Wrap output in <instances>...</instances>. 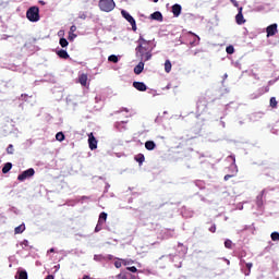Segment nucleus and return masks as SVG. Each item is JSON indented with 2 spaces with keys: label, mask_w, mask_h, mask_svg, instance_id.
Masks as SVG:
<instances>
[{
  "label": "nucleus",
  "mask_w": 279,
  "mask_h": 279,
  "mask_svg": "<svg viewBox=\"0 0 279 279\" xmlns=\"http://www.w3.org/2000/svg\"><path fill=\"white\" fill-rule=\"evenodd\" d=\"M75 32H77V26L72 25V26L70 27V34H75Z\"/></svg>",
  "instance_id": "4c0bfd02"
},
{
  "label": "nucleus",
  "mask_w": 279,
  "mask_h": 279,
  "mask_svg": "<svg viewBox=\"0 0 279 279\" xmlns=\"http://www.w3.org/2000/svg\"><path fill=\"white\" fill-rule=\"evenodd\" d=\"M197 53H204V50L202 49H196L193 53V56H197Z\"/></svg>",
  "instance_id": "a19ab883"
},
{
  "label": "nucleus",
  "mask_w": 279,
  "mask_h": 279,
  "mask_svg": "<svg viewBox=\"0 0 279 279\" xmlns=\"http://www.w3.org/2000/svg\"><path fill=\"white\" fill-rule=\"evenodd\" d=\"M203 106V110H206V108L208 107V101L206 100L205 97L203 98H199L198 101H197V108H202Z\"/></svg>",
  "instance_id": "4468645a"
},
{
  "label": "nucleus",
  "mask_w": 279,
  "mask_h": 279,
  "mask_svg": "<svg viewBox=\"0 0 279 279\" xmlns=\"http://www.w3.org/2000/svg\"><path fill=\"white\" fill-rule=\"evenodd\" d=\"M122 265H123V262H121V259L114 262L116 269H121Z\"/></svg>",
  "instance_id": "473e14b6"
},
{
  "label": "nucleus",
  "mask_w": 279,
  "mask_h": 279,
  "mask_svg": "<svg viewBox=\"0 0 279 279\" xmlns=\"http://www.w3.org/2000/svg\"><path fill=\"white\" fill-rule=\"evenodd\" d=\"M26 17L31 23H38L40 21V9L38 7H31L26 12Z\"/></svg>",
  "instance_id": "f03ea898"
},
{
  "label": "nucleus",
  "mask_w": 279,
  "mask_h": 279,
  "mask_svg": "<svg viewBox=\"0 0 279 279\" xmlns=\"http://www.w3.org/2000/svg\"><path fill=\"white\" fill-rule=\"evenodd\" d=\"M7 154H14V145L10 144L7 148Z\"/></svg>",
  "instance_id": "72a5a7b5"
},
{
  "label": "nucleus",
  "mask_w": 279,
  "mask_h": 279,
  "mask_svg": "<svg viewBox=\"0 0 279 279\" xmlns=\"http://www.w3.org/2000/svg\"><path fill=\"white\" fill-rule=\"evenodd\" d=\"M209 232H217V226L216 225H213L210 228H209Z\"/></svg>",
  "instance_id": "58836bf2"
},
{
  "label": "nucleus",
  "mask_w": 279,
  "mask_h": 279,
  "mask_svg": "<svg viewBox=\"0 0 279 279\" xmlns=\"http://www.w3.org/2000/svg\"><path fill=\"white\" fill-rule=\"evenodd\" d=\"M121 14H122L123 19H125V21H128V23H130L132 31L136 32V29H137L136 20H134L133 16L125 10H122Z\"/></svg>",
  "instance_id": "20e7f679"
},
{
  "label": "nucleus",
  "mask_w": 279,
  "mask_h": 279,
  "mask_svg": "<svg viewBox=\"0 0 279 279\" xmlns=\"http://www.w3.org/2000/svg\"><path fill=\"white\" fill-rule=\"evenodd\" d=\"M23 232H25V223H22L14 229V234H23Z\"/></svg>",
  "instance_id": "f3484780"
},
{
  "label": "nucleus",
  "mask_w": 279,
  "mask_h": 279,
  "mask_svg": "<svg viewBox=\"0 0 279 279\" xmlns=\"http://www.w3.org/2000/svg\"><path fill=\"white\" fill-rule=\"evenodd\" d=\"M232 3H233V5L235 7V8H239V2H236V1H232Z\"/></svg>",
  "instance_id": "37998d69"
},
{
  "label": "nucleus",
  "mask_w": 279,
  "mask_h": 279,
  "mask_svg": "<svg viewBox=\"0 0 279 279\" xmlns=\"http://www.w3.org/2000/svg\"><path fill=\"white\" fill-rule=\"evenodd\" d=\"M128 271H131L132 274H136V271H138V269L136 268V266H132V267H126Z\"/></svg>",
  "instance_id": "e433bc0d"
},
{
  "label": "nucleus",
  "mask_w": 279,
  "mask_h": 279,
  "mask_svg": "<svg viewBox=\"0 0 279 279\" xmlns=\"http://www.w3.org/2000/svg\"><path fill=\"white\" fill-rule=\"evenodd\" d=\"M230 178H234V175H232V174L225 175V182H228V180H230Z\"/></svg>",
  "instance_id": "79ce46f5"
},
{
  "label": "nucleus",
  "mask_w": 279,
  "mask_h": 279,
  "mask_svg": "<svg viewBox=\"0 0 279 279\" xmlns=\"http://www.w3.org/2000/svg\"><path fill=\"white\" fill-rule=\"evenodd\" d=\"M27 240H24L23 242H22V245H27Z\"/></svg>",
  "instance_id": "a18cd8bd"
},
{
  "label": "nucleus",
  "mask_w": 279,
  "mask_h": 279,
  "mask_svg": "<svg viewBox=\"0 0 279 279\" xmlns=\"http://www.w3.org/2000/svg\"><path fill=\"white\" fill-rule=\"evenodd\" d=\"M172 14L175 17L180 16V14H182V5L180 4L172 5Z\"/></svg>",
  "instance_id": "f8f14e48"
},
{
  "label": "nucleus",
  "mask_w": 279,
  "mask_h": 279,
  "mask_svg": "<svg viewBox=\"0 0 279 279\" xmlns=\"http://www.w3.org/2000/svg\"><path fill=\"white\" fill-rule=\"evenodd\" d=\"M171 69H172L171 61L170 60H166V62H165V71L167 73H171Z\"/></svg>",
  "instance_id": "5701e85b"
},
{
  "label": "nucleus",
  "mask_w": 279,
  "mask_h": 279,
  "mask_svg": "<svg viewBox=\"0 0 279 279\" xmlns=\"http://www.w3.org/2000/svg\"><path fill=\"white\" fill-rule=\"evenodd\" d=\"M278 33V24H271L266 28L267 36H276Z\"/></svg>",
  "instance_id": "0eeeda50"
},
{
  "label": "nucleus",
  "mask_w": 279,
  "mask_h": 279,
  "mask_svg": "<svg viewBox=\"0 0 279 279\" xmlns=\"http://www.w3.org/2000/svg\"><path fill=\"white\" fill-rule=\"evenodd\" d=\"M83 279H90V276L84 275V276H83Z\"/></svg>",
  "instance_id": "c03bdc74"
},
{
  "label": "nucleus",
  "mask_w": 279,
  "mask_h": 279,
  "mask_svg": "<svg viewBox=\"0 0 279 279\" xmlns=\"http://www.w3.org/2000/svg\"><path fill=\"white\" fill-rule=\"evenodd\" d=\"M145 62L141 60V62L134 68L135 75H141L143 73V69H145Z\"/></svg>",
  "instance_id": "9d476101"
},
{
  "label": "nucleus",
  "mask_w": 279,
  "mask_h": 279,
  "mask_svg": "<svg viewBox=\"0 0 279 279\" xmlns=\"http://www.w3.org/2000/svg\"><path fill=\"white\" fill-rule=\"evenodd\" d=\"M134 160L136 162H138V165H143V162H145V155L143 154H137L135 157H134Z\"/></svg>",
  "instance_id": "a211bd4d"
},
{
  "label": "nucleus",
  "mask_w": 279,
  "mask_h": 279,
  "mask_svg": "<svg viewBox=\"0 0 279 279\" xmlns=\"http://www.w3.org/2000/svg\"><path fill=\"white\" fill-rule=\"evenodd\" d=\"M59 45H61L63 48L69 47V40H66V38H60Z\"/></svg>",
  "instance_id": "a878e982"
},
{
  "label": "nucleus",
  "mask_w": 279,
  "mask_h": 279,
  "mask_svg": "<svg viewBox=\"0 0 279 279\" xmlns=\"http://www.w3.org/2000/svg\"><path fill=\"white\" fill-rule=\"evenodd\" d=\"M156 45H154V39H145V36L140 35L137 39V46L135 48L136 57L142 60V62H148V60H151V51H154V48Z\"/></svg>",
  "instance_id": "f257e3e1"
},
{
  "label": "nucleus",
  "mask_w": 279,
  "mask_h": 279,
  "mask_svg": "<svg viewBox=\"0 0 279 279\" xmlns=\"http://www.w3.org/2000/svg\"><path fill=\"white\" fill-rule=\"evenodd\" d=\"M56 138H57V141H59V143H62V141H64V138H65L64 133L58 132L56 134Z\"/></svg>",
  "instance_id": "393cba45"
},
{
  "label": "nucleus",
  "mask_w": 279,
  "mask_h": 279,
  "mask_svg": "<svg viewBox=\"0 0 279 279\" xmlns=\"http://www.w3.org/2000/svg\"><path fill=\"white\" fill-rule=\"evenodd\" d=\"M150 19L153 21H159V23H162V21H163L162 13H160L159 11L154 12L153 14H150Z\"/></svg>",
  "instance_id": "ddd939ff"
},
{
  "label": "nucleus",
  "mask_w": 279,
  "mask_h": 279,
  "mask_svg": "<svg viewBox=\"0 0 279 279\" xmlns=\"http://www.w3.org/2000/svg\"><path fill=\"white\" fill-rule=\"evenodd\" d=\"M133 88L140 90V93H145V90H147V85L143 82H133Z\"/></svg>",
  "instance_id": "1a4fd4ad"
},
{
  "label": "nucleus",
  "mask_w": 279,
  "mask_h": 279,
  "mask_svg": "<svg viewBox=\"0 0 279 279\" xmlns=\"http://www.w3.org/2000/svg\"><path fill=\"white\" fill-rule=\"evenodd\" d=\"M36 173L34 168H29L25 171H23L20 175H17L19 182H25L28 178H33V175Z\"/></svg>",
  "instance_id": "39448f33"
},
{
  "label": "nucleus",
  "mask_w": 279,
  "mask_h": 279,
  "mask_svg": "<svg viewBox=\"0 0 279 279\" xmlns=\"http://www.w3.org/2000/svg\"><path fill=\"white\" fill-rule=\"evenodd\" d=\"M107 219H108V214H106V211H102L99 215L98 222L104 225V223H106Z\"/></svg>",
  "instance_id": "6ab92c4d"
},
{
  "label": "nucleus",
  "mask_w": 279,
  "mask_h": 279,
  "mask_svg": "<svg viewBox=\"0 0 279 279\" xmlns=\"http://www.w3.org/2000/svg\"><path fill=\"white\" fill-rule=\"evenodd\" d=\"M270 108H278V100H276V97L270 98Z\"/></svg>",
  "instance_id": "bb28decb"
},
{
  "label": "nucleus",
  "mask_w": 279,
  "mask_h": 279,
  "mask_svg": "<svg viewBox=\"0 0 279 279\" xmlns=\"http://www.w3.org/2000/svg\"><path fill=\"white\" fill-rule=\"evenodd\" d=\"M17 279H27V270L17 271Z\"/></svg>",
  "instance_id": "4be33fe9"
},
{
  "label": "nucleus",
  "mask_w": 279,
  "mask_h": 279,
  "mask_svg": "<svg viewBox=\"0 0 279 279\" xmlns=\"http://www.w3.org/2000/svg\"><path fill=\"white\" fill-rule=\"evenodd\" d=\"M78 84H81V86H88V74H81L78 76Z\"/></svg>",
  "instance_id": "9b49d317"
},
{
  "label": "nucleus",
  "mask_w": 279,
  "mask_h": 279,
  "mask_svg": "<svg viewBox=\"0 0 279 279\" xmlns=\"http://www.w3.org/2000/svg\"><path fill=\"white\" fill-rule=\"evenodd\" d=\"M108 61L113 62V64H117V62H119V57H117L116 54H111L108 57Z\"/></svg>",
  "instance_id": "b1692460"
},
{
  "label": "nucleus",
  "mask_w": 279,
  "mask_h": 279,
  "mask_svg": "<svg viewBox=\"0 0 279 279\" xmlns=\"http://www.w3.org/2000/svg\"><path fill=\"white\" fill-rule=\"evenodd\" d=\"M120 260H121L122 265H124V266L132 265V263H134V260H132V259H130V260H128V259H120Z\"/></svg>",
  "instance_id": "f704fd0d"
},
{
  "label": "nucleus",
  "mask_w": 279,
  "mask_h": 279,
  "mask_svg": "<svg viewBox=\"0 0 279 279\" xmlns=\"http://www.w3.org/2000/svg\"><path fill=\"white\" fill-rule=\"evenodd\" d=\"M117 4L114 0H99L98 8H100L101 12H112Z\"/></svg>",
  "instance_id": "7ed1b4c3"
},
{
  "label": "nucleus",
  "mask_w": 279,
  "mask_h": 279,
  "mask_svg": "<svg viewBox=\"0 0 279 279\" xmlns=\"http://www.w3.org/2000/svg\"><path fill=\"white\" fill-rule=\"evenodd\" d=\"M116 279H128V272H120L116 276Z\"/></svg>",
  "instance_id": "c85d7f7f"
},
{
  "label": "nucleus",
  "mask_w": 279,
  "mask_h": 279,
  "mask_svg": "<svg viewBox=\"0 0 279 279\" xmlns=\"http://www.w3.org/2000/svg\"><path fill=\"white\" fill-rule=\"evenodd\" d=\"M239 12L238 14L235 15V23L238 25H244V23L246 22L245 21V17L243 16V7H240L239 9Z\"/></svg>",
  "instance_id": "423d86ee"
},
{
  "label": "nucleus",
  "mask_w": 279,
  "mask_h": 279,
  "mask_svg": "<svg viewBox=\"0 0 279 279\" xmlns=\"http://www.w3.org/2000/svg\"><path fill=\"white\" fill-rule=\"evenodd\" d=\"M102 227H104V223L97 222L96 228H95V232H101Z\"/></svg>",
  "instance_id": "c9c22d12"
},
{
  "label": "nucleus",
  "mask_w": 279,
  "mask_h": 279,
  "mask_svg": "<svg viewBox=\"0 0 279 279\" xmlns=\"http://www.w3.org/2000/svg\"><path fill=\"white\" fill-rule=\"evenodd\" d=\"M154 3H158V0H153Z\"/></svg>",
  "instance_id": "de8ad7c7"
},
{
  "label": "nucleus",
  "mask_w": 279,
  "mask_h": 279,
  "mask_svg": "<svg viewBox=\"0 0 279 279\" xmlns=\"http://www.w3.org/2000/svg\"><path fill=\"white\" fill-rule=\"evenodd\" d=\"M88 145L92 151L97 149V138H95V135H93V133L88 135Z\"/></svg>",
  "instance_id": "6e6552de"
},
{
  "label": "nucleus",
  "mask_w": 279,
  "mask_h": 279,
  "mask_svg": "<svg viewBox=\"0 0 279 279\" xmlns=\"http://www.w3.org/2000/svg\"><path fill=\"white\" fill-rule=\"evenodd\" d=\"M12 169V162H7L2 168V173H10V170Z\"/></svg>",
  "instance_id": "412c9836"
},
{
  "label": "nucleus",
  "mask_w": 279,
  "mask_h": 279,
  "mask_svg": "<svg viewBox=\"0 0 279 279\" xmlns=\"http://www.w3.org/2000/svg\"><path fill=\"white\" fill-rule=\"evenodd\" d=\"M271 241H279V233L278 232H272L270 234Z\"/></svg>",
  "instance_id": "2f4dec72"
},
{
  "label": "nucleus",
  "mask_w": 279,
  "mask_h": 279,
  "mask_svg": "<svg viewBox=\"0 0 279 279\" xmlns=\"http://www.w3.org/2000/svg\"><path fill=\"white\" fill-rule=\"evenodd\" d=\"M57 56H59V58H62V60H69V52H66V50H59L57 51Z\"/></svg>",
  "instance_id": "dca6fc26"
},
{
  "label": "nucleus",
  "mask_w": 279,
  "mask_h": 279,
  "mask_svg": "<svg viewBox=\"0 0 279 279\" xmlns=\"http://www.w3.org/2000/svg\"><path fill=\"white\" fill-rule=\"evenodd\" d=\"M225 247H227V250H232V240H226Z\"/></svg>",
  "instance_id": "cd10ccee"
},
{
  "label": "nucleus",
  "mask_w": 279,
  "mask_h": 279,
  "mask_svg": "<svg viewBox=\"0 0 279 279\" xmlns=\"http://www.w3.org/2000/svg\"><path fill=\"white\" fill-rule=\"evenodd\" d=\"M227 53H229V56H232V53H234V46H228L226 48Z\"/></svg>",
  "instance_id": "7c9ffc66"
},
{
  "label": "nucleus",
  "mask_w": 279,
  "mask_h": 279,
  "mask_svg": "<svg viewBox=\"0 0 279 279\" xmlns=\"http://www.w3.org/2000/svg\"><path fill=\"white\" fill-rule=\"evenodd\" d=\"M145 148L148 150V151H154V149H156V143L154 141H147L145 143Z\"/></svg>",
  "instance_id": "2eb2a0df"
},
{
  "label": "nucleus",
  "mask_w": 279,
  "mask_h": 279,
  "mask_svg": "<svg viewBox=\"0 0 279 279\" xmlns=\"http://www.w3.org/2000/svg\"><path fill=\"white\" fill-rule=\"evenodd\" d=\"M192 36H195L194 40L191 43L192 47H197L199 45V36L195 35V33L190 32Z\"/></svg>",
  "instance_id": "aec40b11"
},
{
  "label": "nucleus",
  "mask_w": 279,
  "mask_h": 279,
  "mask_svg": "<svg viewBox=\"0 0 279 279\" xmlns=\"http://www.w3.org/2000/svg\"><path fill=\"white\" fill-rule=\"evenodd\" d=\"M109 258L112 259V255H109Z\"/></svg>",
  "instance_id": "09e8293b"
},
{
  "label": "nucleus",
  "mask_w": 279,
  "mask_h": 279,
  "mask_svg": "<svg viewBox=\"0 0 279 279\" xmlns=\"http://www.w3.org/2000/svg\"><path fill=\"white\" fill-rule=\"evenodd\" d=\"M75 38H77V34H75V33H69L68 39H69L71 43H73V40H75Z\"/></svg>",
  "instance_id": "c756f323"
},
{
  "label": "nucleus",
  "mask_w": 279,
  "mask_h": 279,
  "mask_svg": "<svg viewBox=\"0 0 279 279\" xmlns=\"http://www.w3.org/2000/svg\"><path fill=\"white\" fill-rule=\"evenodd\" d=\"M246 267L248 269L247 276H250V271H252L253 264L252 263H247Z\"/></svg>",
  "instance_id": "ea45409f"
},
{
  "label": "nucleus",
  "mask_w": 279,
  "mask_h": 279,
  "mask_svg": "<svg viewBox=\"0 0 279 279\" xmlns=\"http://www.w3.org/2000/svg\"><path fill=\"white\" fill-rule=\"evenodd\" d=\"M48 252H50L51 254H53V252H56L54 248H50Z\"/></svg>",
  "instance_id": "49530a36"
}]
</instances>
